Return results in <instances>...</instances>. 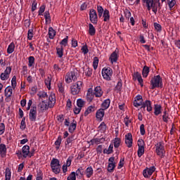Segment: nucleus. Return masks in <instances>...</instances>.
<instances>
[{
	"label": "nucleus",
	"instance_id": "obj_38",
	"mask_svg": "<svg viewBox=\"0 0 180 180\" xmlns=\"http://www.w3.org/2000/svg\"><path fill=\"white\" fill-rule=\"evenodd\" d=\"M167 2H168L169 8L170 11H172L174 6H175V4H176L175 0H167Z\"/></svg>",
	"mask_w": 180,
	"mask_h": 180
},
{
	"label": "nucleus",
	"instance_id": "obj_59",
	"mask_svg": "<svg viewBox=\"0 0 180 180\" xmlns=\"http://www.w3.org/2000/svg\"><path fill=\"white\" fill-rule=\"evenodd\" d=\"M34 63V57L30 56L29 58V66L32 67V65H33Z\"/></svg>",
	"mask_w": 180,
	"mask_h": 180
},
{
	"label": "nucleus",
	"instance_id": "obj_1",
	"mask_svg": "<svg viewBox=\"0 0 180 180\" xmlns=\"http://www.w3.org/2000/svg\"><path fill=\"white\" fill-rule=\"evenodd\" d=\"M162 77L158 75L151 78L150 80V89H155V88H162Z\"/></svg>",
	"mask_w": 180,
	"mask_h": 180
},
{
	"label": "nucleus",
	"instance_id": "obj_35",
	"mask_svg": "<svg viewBox=\"0 0 180 180\" xmlns=\"http://www.w3.org/2000/svg\"><path fill=\"white\" fill-rule=\"evenodd\" d=\"M44 18L46 19V23H50V22H51V18L50 17V13L49 11H46L44 13Z\"/></svg>",
	"mask_w": 180,
	"mask_h": 180
},
{
	"label": "nucleus",
	"instance_id": "obj_57",
	"mask_svg": "<svg viewBox=\"0 0 180 180\" xmlns=\"http://www.w3.org/2000/svg\"><path fill=\"white\" fill-rule=\"evenodd\" d=\"M139 41H140V43H141V44H146V39L144 38V35L140 34Z\"/></svg>",
	"mask_w": 180,
	"mask_h": 180
},
{
	"label": "nucleus",
	"instance_id": "obj_46",
	"mask_svg": "<svg viewBox=\"0 0 180 180\" xmlns=\"http://www.w3.org/2000/svg\"><path fill=\"white\" fill-rule=\"evenodd\" d=\"M11 85L13 89H15L16 88V76H13L11 80Z\"/></svg>",
	"mask_w": 180,
	"mask_h": 180
},
{
	"label": "nucleus",
	"instance_id": "obj_63",
	"mask_svg": "<svg viewBox=\"0 0 180 180\" xmlns=\"http://www.w3.org/2000/svg\"><path fill=\"white\" fill-rule=\"evenodd\" d=\"M4 131H5V124L1 123V124H0V133H1V134H4Z\"/></svg>",
	"mask_w": 180,
	"mask_h": 180
},
{
	"label": "nucleus",
	"instance_id": "obj_6",
	"mask_svg": "<svg viewBox=\"0 0 180 180\" xmlns=\"http://www.w3.org/2000/svg\"><path fill=\"white\" fill-rule=\"evenodd\" d=\"M155 172V167L152 166L150 167H147L146 169H143V175L144 178H150L153 174Z\"/></svg>",
	"mask_w": 180,
	"mask_h": 180
},
{
	"label": "nucleus",
	"instance_id": "obj_51",
	"mask_svg": "<svg viewBox=\"0 0 180 180\" xmlns=\"http://www.w3.org/2000/svg\"><path fill=\"white\" fill-rule=\"evenodd\" d=\"M89 51V50L88 49V46L86 45H84L82 47V52L84 53V54L88 53Z\"/></svg>",
	"mask_w": 180,
	"mask_h": 180
},
{
	"label": "nucleus",
	"instance_id": "obj_53",
	"mask_svg": "<svg viewBox=\"0 0 180 180\" xmlns=\"http://www.w3.org/2000/svg\"><path fill=\"white\" fill-rule=\"evenodd\" d=\"M27 38L29 39V40H32V39L33 38V30H28Z\"/></svg>",
	"mask_w": 180,
	"mask_h": 180
},
{
	"label": "nucleus",
	"instance_id": "obj_34",
	"mask_svg": "<svg viewBox=\"0 0 180 180\" xmlns=\"http://www.w3.org/2000/svg\"><path fill=\"white\" fill-rule=\"evenodd\" d=\"M115 168H116V165L115 163H109L108 166V172H113L115 171Z\"/></svg>",
	"mask_w": 180,
	"mask_h": 180
},
{
	"label": "nucleus",
	"instance_id": "obj_8",
	"mask_svg": "<svg viewBox=\"0 0 180 180\" xmlns=\"http://www.w3.org/2000/svg\"><path fill=\"white\" fill-rule=\"evenodd\" d=\"M141 106V109H146V108L147 112H151L153 110L152 103L150 100H146V101H143Z\"/></svg>",
	"mask_w": 180,
	"mask_h": 180
},
{
	"label": "nucleus",
	"instance_id": "obj_11",
	"mask_svg": "<svg viewBox=\"0 0 180 180\" xmlns=\"http://www.w3.org/2000/svg\"><path fill=\"white\" fill-rule=\"evenodd\" d=\"M143 96L140 94H138L135 98L133 102L134 106L135 108H139V106H141L143 103Z\"/></svg>",
	"mask_w": 180,
	"mask_h": 180
},
{
	"label": "nucleus",
	"instance_id": "obj_61",
	"mask_svg": "<svg viewBox=\"0 0 180 180\" xmlns=\"http://www.w3.org/2000/svg\"><path fill=\"white\" fill-rule=\"evenodd\" d=\"M8 78H9V76L6 73L1 74V79H2V81H5V79H8Z\"/></svg>",
	"mask_w": 180,
	"mask_h": 180
},
{
	"label": "nucleus",
	"instance_id": "obj_16",
	"mask_svg": "<svg viewBox=\"0 0 180 180\" xmlns=\"http://www.w3.org/2000/svg\"><path fill=\"white\" fill-rule=\"evenodd\" d=\"M159 9H161V3H160V0H157L153 3V6H152V11L155 13V15H157V11Z\"/></svg>",
	"mask_w": 180,
	"mask_h": 180
},
{
	"label": "nucleus",
	"instance_id": "obj_25",
	"mask_svg": "<svg viewBox=\"0 0 180 180\" xmlns=\"http://www.w3.org/2000/svg\"><path fill=\"white\" fill-rule=\"evenodd\" d=\"M0 154L1 157L6 155V146L5 144H0Z\"/></svg>",
	"mask_w": 180,
	"mask_h": 180
},
{
	"label": "nucleus",
	"instance_id": "obj_30",
	"mask_svg": "<svg viewBox=\"0 0 180 180\" xmlns=\"http://www.w3.org/2000/svg\"><path fill=\"white\" fill-rule=\"evenodd\" d=\"M12 89L11 87H7L5 89V96H6V98H11V96H12Z\"/></svg>",
	"mask_w": 180,
	"mask_h": 180
},
{
	"label": "nucleus",
	"instance_id": "obj_32",
	"mask_svg": "<svg viewBox=\"0 0 180 180\" xmlns=\"http://www.w3.org/2000/svg\"><path fill=\"white\" fill-rule=\"evenodd\" d=\"M98 65H99V58H98V57H94L93 60L94 70H96V68H98Z\"/></svg>",
	"mask_w": 180,
	"mask_h": 180
},
{
	"label": "nucleus",
	"instance_id": "obj_47",
	"mask_svg": "<svg viewBox=\"0 0 180 180\" xmlns=\"http://www.w3.org/2000/svg\"><path fill=\"white\" fill-rule=\"evenodd\" d=\"M75 172H72L69 176L68 177V180H76Z\"/></svg>",
	"mask_w": 180,
	"mask_h": 180
},
{
	"label": "nucleus",
	"instance_id": "obj_14",
	"mask_svg": "<svg viewBox=\"0 0 180 180\" xmlns=\"http://www.w3.org/2000/svg\"><path fill=\"white\" fill-rule=\"evenodd\" d=\"M162 113V106L160 104L154 105V115L158 116Z\"/></svg>",
	"mask_w": 180,
	"mask_h": 180
},
{
	"label": "nucleus",
	"instance_id": "obj_44",
	"mask_svg": "<svg viewBox=\"0 0 180 180\" xmlns=\"http://www.w3.org/2000/svg\"><path fill=\"white\" fill-rule=\"evenodd\" d=\"M60 44H61L62 46H67V44H68V36H67L65 39H63Z\"/></svg>",
	"mask_w": 180,
	"mask_h": 180
},
{
	"label": "nucleus",
	"instance_id": "obj_64",
	"mask_svg": "<svg viewBox=\"0 0 180 180\" xmlns=\"http://www.w3.org/2000/svg\"><path fill=\"white\" fill-rule=\"evenodd\" d=\"M58 87L59 92H61V94H63V92H64V87H63V83H59L58 84Z\"/></svg>",
	"mask_w": 180,
	"mask_h": 180
},
{
	"label": "nucleus",
	"instance_id": "obj_17",
	"mask_svg": "<svg viewBox=\"0 0 180 180\" xmlns=\"http://www.w3.org/2000/svg\"><path fill=\"white\" fill-rule=\"evenodd\" d=\"M48 103L50 105V108H53L56 105V94L51 93L49 97Z\"/></svg>",
	"mask_w": 180,
	"mask_h": 180
},
{
	"label": "nucleus",
	"instance_id": "obj_5",
	"mask_svg": "<svg viewBox=\"0 0 180 180\" xmlns=\"http://www.w3.org/2000/svg\"><path fill=\"white\" fill-rule=\"evenodd\" d=\"M51 167L54 174H60V168H61V166L60 165V161L58 160V159L53 158L51 160Z\"/></svg>",
	"mask_w": 180,
	"mask_h": 180
},
{
	"label": "nucleus",
	"instance_id": "obj_31",
	"mask_svg": "<svg viewBox=\"0 0 180 180\" xmlns=\"http://www.w3.org/2000/svg\"><path fill=\"white\" fill-rule=\"evenodd\" d=\"M15 51V44H13V42H12L8 47L7 49V53L8 54H12V52Z\"/></svg>",
	"mask_w": 180,
	"mask_h": 180
},
{
	"label": "nucleus",
	"instance_id": "obj_15",
	"mask_svg": "<svg viewBox=\"0 0 180 180\" xmlns=\"http://www.w3.org/2000/svg\"><path fill=\"white\" fill-rule=\"evenodd\" d=\"M38 108H40L41 110H47L50 108L49 102L42 100V101L38 105Z\"/></svg>",
	"mask_w": 180,
	"mask_h": 180
},
{
	"label": "nucleus",
	"instance_id": "obj_39",
	"mask_svg": "<svg viewBox=\"0 0 180 180\" xmlns=\"http://www.w3.org/2000/svg\"><path fill=\"white\" fill-rule=\"evenodd\" d=\"M98 129L101 130L102 132L106 131V124L105 122H101V124L98 126Z\"/></svg>",
	"mask_w": 180,
	"mask_h": 180
},
{
	"label": "nucleus",
	"instance_id": "obj_4",
	"mask_svg": "<svg viewBox=\"0 0 180 180\" xmlns=\"http://www.w3.org/2000/svg\"><path fill=\"white\" fill-rule=\"evenodd\" d=\"M82 88V82L78 81L77 83L72 84L70 87L72 95H78L81 92Z\"/></svg>",
	"mask_w": 180,
	"mask_h": 180
},
{
	"label": "nucleus",
	"instance_id": "obj_54",
	"mask_svg": "<svg viewBox=\"0 0 180 180\" xmlns=\"http://www.w3.org/2000/svg\"><path fill=\"white\" fill-rule=\"evenodd\" d=\"M45 10H46V6H44V5L41 6L39 11V15H43Z\"/></svg>",
	"mask_w": 180,
	"mask_h": 180
},
{
	"label": "nucleus",
	"instance_id": "obj_36",
	"mask_svg": "<svg viewBox=\"0 0 180 180\" xmlns=\"http://www.w3.org/2000/svg\"><path fill=\"white\" fill-rule=\"evenodd\" d=\"M57 50V54L58 57L61 58L63 57V55L64 53V48L63 46H60V48H56Z\"/></svg>",
	"mask_w": 180,
	"mask_h": 180
},
{
	"label": "nucleus",
	"instance_id": "obj_55",
	"mask_svg": "<svg viewBox=\"0 0 180 180\" xmlns=\"http://www.w3.org/2000/svg\"><path fill=\"white\" fill-rule=\"evenodd\" d=\"M25 118L24 117L21 121L20 129H22V130H25V129H26V124L25 123Z\"/></svg>",
	"mask_w": 180,
	"mask_h": 180
},
{
	"label": "nucleus",
	"instance_id": "obj_18",
	"mask_svg": "<svg viewBox=\"0 0 180 180\" xmlns=\"http://www.w3.org/2000/svg\"><path fill=\"white\" fill-rule=\"evenodd\" d=\"M29 150H30V147H29V146H25L22 147V156L24 157V158H26L27 155H29L30 157H32L33 155V153L29 154Z\"/></svg>",
	"mask_w": 180,
	"mask_h": 180
},
{
	"label": "nucleus",
	"instance_id": "obj_26",
	"mask_svg": "<svg viewBox=\"0 0 180 180\" xmlns=\"http://www.w3.org/2000/svg\"><path fill=\"white\" fill-rule=\"evenodd\" d=\"M91 144H94V143H96V144H101L102 143H105V138H96L94 139L91 140Z\"/></svg>",
	"mask_w": 180,
	"mask_h": 180
},
{
	"label": "nucleus",
	"instance_id": "obj_13",
	"mask_svg": "<svg viewBox=\"0 0 180 180\" xmlns=\"http://www.w3.org/2000/svg\"><path fill=\"white\" fill-rule=\"evenodd\" d=\"M91 22L94 25H96V23H98V14L96 13V11L94 9H91Z\"/></svg>",
	"mask_w": 180,
	"mask_h": 180
},
{
	"label": "nucleus",
	"instance_id": "obj_29",
	"mask_svg": "<svg viewBox=\"0 0 180 180\" xmlns=\"http://www.w3.org/2000/svg\"><path fill=\"white\" fill-rule=\"evenodd\" d=\"M75 129H77V121L73 120V122H72L71 125L69 127L70 133H72Z\"/></svg>",
	"mask_w": 180,
	"mask_h": 180
},
{
	"label": "nucleus",
	"instance_id": "obj_10",
	"mask_svg": "<svg viewBox=\"0 0 180 180\" xmlns=\"http://www.w3.org/2000/svg\"><path fill=\"white\" fill-rule=\"evenodd\" d=\"M125 144L129 148H131L133 146V136L131 133H128L125 135Z\"/></svg>",
	"mask_w": 180,
	"mask_h": 180
},
{
	"label": "nucleus",
	"instance_id": "obj_23",
	"mask_svg": "<svg viewBox=\"0 0 180 180\" xmlns=\"http://www.w3.org/2000/svg\"><path fill=\"white\" fill-rule=\"evenodd\" d=\"M150 74V68L147 65H145L142 70V75L143 78H147Z\"/></svg>",
	"mask_w": 180,
	"mask_h": 180
},
{
	"label": "nucleus",
	"instance_id": "obj_24",
	"mask_svg": "<svg viewBox=\"0 0 180 180\" xmlns=\"http://www.w3.org/2000/svg\"><path fill=\"white\" fill-rule=\"evenodd\" d=\"M103 18H104L103 19L104 22H108V20H110V15L109 14V10L108 9L104 10Z\"/></svg>",
	"mask_w": 180,
	"mask_h": 180
},
{
	"label": "nucleus",
	"instance_id": "obj_20",
	"mask_svg": "<svg viewBox=\"0 0 180 180\" xmlns=\"http://www.w3.org/2000/svg\"><path fill=\"white\" fill-rule=\"evenodd\" d=\"M94 95L96 98H101L102 95H103V91H102V88L101 86H96L94 89Z\"/></svg>",
	"mask_w": 180,
	"mask_h": 180
},
{
	"label": "nucleus",
	"instance_id": "obj_42",
	"mask_svg": "<svg viewBox=\"0 0 180 180\" xmlns=\"http://www.w3.org/2000/svg\"><path fill=\"white\" fill-rule=\"evenodd\" d=\"M6 180H11V170L8 168L6 169Z\"/></svg>",
	"mask_w": 180,
	"mask_h": 180
},
{
	"label": "nucleus",
	"instance_id": "obj_41",
	"mask_svg": "<svg viewBox=\"0 0 180 180\" xmlns=\"http://www.w3.org/2000/svg\"><path fill=\"white\" fill-rule=\"evenodd\" d=\"M153 26H154L155 30H157V32H161V30H162L161 25H160L157 22H154Z\"/></svg>",
	"mask_w": 180,
	"mask_h": 180
},
{
	"label": "nucleus",
	"instance_id": "obj_22",
	"mask_svg": "<svg viewBox=\"0 0 180 180\" xmlns=\"http://www.w3.org/2000/svg\"><path fill=\"white\" fill-rule=\"evenodd\" d=\"M105 116V110L99 109L96 113V117L98 119H100V120H102L103 119V117Z\"/></svg>",
	"mask_w": 180,
	"mask_h": 180
},
{
	"label": "nucleus",
	"instance_id": "obj_43",
	"mask_svg": "<svg viewBox=\"0 0 180 180\" xmlns=\"http://www.w3.org/2000/svg\"><path fill=\"white\" fill-rule=\"evenodd\" d=\"M144 146H146L144 141L143 139H139L138 140V147L139 148H144Z\"/></svg>",
	"mask_w": 180,
	"mask_h": 180
},
{
	"label": "nucleus",
	"instance_id": "obj_3",
	"mask_svg": "<svg viewBox=\"0 0 180 180\" xmlns=\"http://www.w3.org/2000/svg\"><path fill=\"white\" fill-rule=\"evenodd\" d=\"M155 153L157 155L160 157V158H164V157H165V147L161 142H159L155 145Z\"/></svg>",
	"mask_w": 180,
	"mask_h": 180
},
{
	"label": "nucleus",
	"instance_id": "obj_33",
	"mask_svg": "<svg viewBox=\"0 0 180 180\" xmlns=\"http://www.w3.org/2000/svg\"><path fill=\"white\" fill-rule=\"evenodd\" d=\"M49 38L54 39V36H56V30H54L53 27H49Z\"/></svg>",
	"mask_w": 180,
	"mask_h": 180
},
{
	"label": "nucleus",
	"instance_id": "obj_58",
	"mask_svg": "<svg viewBox=\"0 0 180 180\" xmlns=\"http://www.w3.org/2000/svg\"><path fill=\"white\" fill-rule=\"evenodd\" d=\"M95 33H96V30H95V27L91 24V36H95Z\"/></svg>",
	"mask_w": 180,
	"mask_h": 180
},
{
	"label": "nucleus",
	"instance_id": "obj_50",
	"mask_svg": "<svg viewBox=\"0 0 180 180\" xmlns=\"http://www.w3.org/2000/svg\"><path fill=\"white\" fill-rule=\"evenodd\" d=\"M84 103H85V102L82 101V99L77 100V106L78 108H80V109L84 106Z\"/></svg>",
	"mask_w": 180,
	"mask_h": 180
},
{
	"label": "nucleus",
	"instance_id": "obj_49",
	"mask_svg": "<svg viewBox=\"0 0 180 180\" xmlns=\"http://www.w3.org/2000/svg\"><path fill=\"white\" fill-rule=\"evenodd\" d=\"M123 165H124V158L120 160L117 169H120V168H123Z\"/></svg>",
	"mask_w": 180,
	"mask_h": 180
},
{
	"label": "nucleus",
	"instance_id": "obj_9",
	"mask_svg": "<svg viewBox=\"0 0 180 180\" xmlns=\"http://www.w3.org/2000/svg\"><path fill=\"white\" fill-rule=\"evenodd\" d=\"M72 81H77V75H75V72H74L68 73L65 76V82L68 84L72 82Z\"/></svg>",
	"mask_w": 180,
	"mask_h": 180
},
{
	"label": "nucleus",
	"instance_id": "obj_12",
	"mask_svg": "<svg viewBox=\"0 0 180 180\" xmlns=\"http://www.w3.org/2000/svg\"><path fill=\"white\" fill-rule=\"evenodd\" d=\"M118 53L119 49H116L115 51L111 53L110 57L109 58L111 64L117 61V58H119V56L117 55Z\"/></svg>",
	"mask_w": 180,
	"mask_h": 180
},
{
	"label": "nucleus",
	"instance_id": "obj_27",
	"mask_svg": "<svg viewBox=\"0 0 180 180\" xmlns=\"http://www.w3.org/2000/svg\"><path fill=\"white\" fill-rule=\"evenodd\" d=\"M162 120L165 122V123H167L168 120H169V113H168V111L167 110H165L162 115Z\"/></svg>",
	"mask_w": 180,
	"mask_h": 180
},
{
	"label": "nucleus",
	"instance_id": "obj_52",
	"mask_svg": "<svg viewBox=\"0 0 180 180\" xmlns=\"http://www.w3.org/2000/svg\"><path fill=\"white\" fill-rule=\"evenodd\" d=\"M122 82L121 81H119L115 86V89L117 91H122Z\"/></svg>",
	"mask_w": 180,
	"mask_h": 180
},
{
	"label": "nucleus",
	"instance_id": "obj_45",
	"mask_svg": "<svg viewBox=\"0 0 180 180\" xmlns=\"http://www.w3.org/2000/svg\"><path fill=\"white\" fill-rule=\"evenodd\" d=\"M38 96H39V99H43V98H47V93L44 91L39 92L38 94Z\"/></svg>",
	"mask_w": 180,
	"mask_h": 180
},
{
	"label": "nucleus",
	"instance_id": "obj_28",
	"mask_svg": "<svg viewBox=\"0 0 180 180\" xmlns=\"http://www.w3.org/2000/svg\"><path fill=\"white\" fill-rule=\"evenodd\" d=\"M51 76H48L45 79V85L47 86L48 89H51Z\"/></svg>",
	"mask_w": 180,
	"mask_h": 180
},
{
	"label": "nucleus",
	"instance_id": "obj_62",
	"mask_svg": "<svg viewBox=\"0 0 180 180\" xmlns=\"http://www.w3.org/2000/svg\"><path fill=\"white\" fill-rule=\"evenodd\" d=\"M85 174L87 176V178H91V167H88L86 169Z\"/></svg>",
	"mask_w": 180,
	"mask_h": 180
},
{
	"label": "nucleus",
	"instance_id": "obj_40",
	"mask_svg": "<svg viewBox=\"0 0 180 180\" xmlns=\"http://www.w3.org/2000/svg\"><path fill=\"white\" fill-rule=\"evenodd\" d=\"M138 157L141 158V156L144 154V148H139L137 151Z\"/></svg>",
	"mask_w": 180,
	"mask_h": 180
},
{
	"label": "nucleus",
	"instance_id": "obj_56",
	"mask_svg": "<svg viewBox=\"0 0 180 180\" xmlns=\"http://www.w3.org/2000/svg\"><path fill=\"white\" fill-rule=\"evenodd\" d=\"M131 122V120H129V116H126L124 118V124L127 127H129V124Z\"/></svg>",
	"mask_w": 180,
	"mask_h": 180
},
{
	"label": "nucleus",
	"instance_id": "obj_7",
	"mask_svg": "<svg viewBox=\"0 0 180 180\" xmlns=\"http://www.w3.org/2000/svg\"><path fill=\"white\" fill-rule=\"evenodd\" d=\"M30 120L31 122H36V118L37 117V108L34 106L32 107L29 114Z\"/></svg>",
	"mask_w": 180,
	"mask_h": 180
},
{
	"label": "nucleus",
	"instance_id": "obj_21",
	"mask_svg": "<svg viewBox=\"0 0 180 180\" xmlns=\"http://www.w3.org/2000/svg\"><path fill=\"white\" fill-rule=\"evenodd\" d=\"M110 106V99H106L105 100L103 103L101 104V109L106 110V109H108Z\"/></svg>",
	"mask_w": 180,
	"mask_h": 180
},
{
	"label": "nucleus",
	"instance_id": "obj_48",
	"mask_svg": "<svg viewBox=\"0 0 180 180\" xmlns=\"http://www.w3.org/2000/svg\"><path fill=\"white\" fill-rule=\"evenodd\" d=\"M140 133H141V136H144V134H146V129H144V124H142L140 126Z\"/></svg>",
	"mask_w": 180,
	"mask_h": 180
},
{
	"label": "nucleus",
	"instance_id": "obj_60",
	"mask_svg": "<svg viewBox=\"0 0 180 180\" xmlns=\"http://www.w3.org/2000/svg\"><path fill=\"white\" fill-rule=\"evenodd\" d=\"M72 141H74V137L71 136L67 139L66 143H65V146H68V144L72 143Z\"/></svg>",
	"mask_w": 180,
	"mask_h": 180
},
{
	"label": "nucleus",
	"instance_id": "obj_2",
	"mask_svg": "<svg viewBox=\"0 0 180 180\" xmlns=\"http://www.w3.org/2000/svg\"><path fill=\"white\" fill-rule=\"evenodd\" d=\"M101 74L104 79H106V81H111L112 75H113V70L109 67L103 68Z\"/></svg>",
	"mask_w": 180,
	"mask_h": 180
},
{
	"label": "nucleus",
	"instance_id": "obj_19",
	"mask_svg": "<svg viewBox=\"0 0 180 180\" xmlns=\"http://www.w3.org/2000/svg\"><path fill=\"white\" fill-rule=\"evenodd\" d=\"M142 2L146 4L148 11H151L153 6L154 5V0H142Z\"/></svg>",
	"mask_w": 180,
	"mask_h": 180
},
{
	"label": "nucleus",
	"instance_id": "obj_37",
	"mask_svg": "<svg viewBox=\"0 0 180 180\" xmlns=\"http://www.w3.org/2000/svg\"><path fill=\"white\" fill-rule=\"evenodd\" d=\"M120 138H115L114 140V147L115 148H119L120 146Z\"/></svg>",
	"mask_w": 180,
	"mask_h": 180
}]
</instances>
